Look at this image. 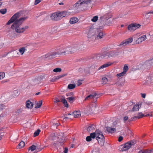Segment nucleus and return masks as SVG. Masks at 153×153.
I'll list each match as a JSON object with an SVG mask.
<instances>
[{"label": "nucleus", "instance_id": "f257e3e1", "mask_svg": "<svg viewBox=\"0 0 153 153\" xmlns=\"http://www.w3.org/2000/svg\"><path fill=\"white\" fill-rule=\"evenodd\" d=\"M20 16V13L17 12L11 17L7 23V25H9L14 22L11 26V28L12 29L15 30L16 32L18 33H23L28 28V26H27L22 28L19 27L23 22L27 18V17H25L18 19Z\"/></svg>", "mask_w": 153, "mask_h": 153}, {"label": "nucleus", "instance_id": "f03ea898", "mask_svg": "<svg viewBox=\"0 0 153 153\" xmlns=\"http://www.w3.org/2000/svg\"><path fill=\"white\" fill-rule=\"evenodd\" d=\"M76 46H68L63 48L60 51L61 55L68 54H72L74 53L77 50Z\"/></svg>", "mask_w": 153, "mask_h": 153}, {"label": "nucleus", "instance_id": "7ed1b4c3", "mask_svg": "<svg viewBox=\"0 0 153 153\" xmlns=\"http://www.w3.org/2000/svg\"><path fill=\"white\" fill-rule=\"evenodd\" d=\"M96 140L99 144L102 145L105 142V138L102 132L100 130L97 129L96 131Z\"/></svg>", "mask_w": 153, "mask_h": 153}, {"label": "nucleus", "instance_id": "20e7f679", "mask_svg": "<svg viewBox=\"0 0 153 153\" xmlns=\"http://www.w3.org/2000/svg\"><path fill=\"white\" fill-rule=\"evenodd\" d=\"M60 55H61L60 51L57 52H53L46 54L44 58L50 59L55 58L57 56Z\"/></svg>", "mask_w": 153, "mask_h": 153}, {"label": "nucleus", "instance_id": "39448f33", "mask_svg": "<svg viewBox=\"0 0 153 153\" xmlns=\"http://www.w3.org/2000/svg\"><path fill=\"white\" fill-rule=\"evenodd\" d=\"M91 1V0H79L73 6L74 7L78 8L80 6L90 3Z\"/></svg>", "mask_w": 153, "mask_h": 153}, {"label": "nucleus", "instance_id": "423d86ee", "mask_svg": "<svg viewBox=\"0 0 153 153\" xmlns=\"http://www.w3.org/2000/svg\"><path fill=\"white\" fill-rule=\"evenodd\" d=\"M134 142L132 140L127 142L124 144L123 147L122 148L120 151L123 152L128 150L132 146H134Z\"/></svg>", "mask_w": 153, "mask_h": 153}, {"label": "nucleus", "instance_id": "0eeeda50", "mask_svg": "<svg viewBox=\"0 0 153 153\" xmlns=\"http://www.w3.org/2000/svg\"><path fill=\"white\" fill-rule=\"evenodd\" d=\"M141 25L140 24H131L129 25L128 27V29L130 31H134L136 30L137 28H139Z\"/></svg>", "mask_w": 153, "mask_h": 153}, {"label": "nucleus", "instance_id": "6e6552de", "mask_svg": "<svg viewBox=\"0 0 153 153\" xmlns=\"http://www.w3.org/2000/svg\"><path fill=\"white\" fill-rule=\"evenodd\" d=\"M59 12L52 13L51 16V19L54 21H57L60 19Z\"/></svg>", "mask_w": 153, "mask_h": 153}, {"label": "nucleus", "instance_id": "1a4fd4ad", "mask_svg": "<svg viewBox=\"0 0 153 153\" xmlns=\"http://www.w3.org/2000/svg\"><path fill=\"white\" fill-rule=\"evenodd\" d=\"M133 41V39L132 38H130L128 39L123 41L119 45L120 46H125L131 43Z\"/></svg>", "mask_w": 153, "mask_h": 153}, {"label": "nucleus", "instance_id": "9d476101", "mask_svg": "<svg viewBox=\"0 0 153 153\" xmlns=\"http://www.w3.org/2000/svg\"><path fill=\"white\" fill-rule=\"evenodd\" d=\"M145 117L144 114H142V113H139L137 114V116H135L133 117H131L130 119L129 120V121H133L134 120H136L137 119H139L140 118H142Z\"/></svg>", "mask_w": 153, "mask_h": 153}, {"label": "nucleus", "instance_id": "9b49d317", "mask_svg": "<svg viewBox=\"0 0 153 153\" xmlns=\"http://www.w3.org/2000/svg\"><path fill=\"white\" fill-rule=\"evenodd\" d=\"M146 39V36L145 35H143L141 37L138 38L137 39L136 41V44H139L143 41H145Z\"/></svg>", "mask_w": 153, "mask_h": 153}, {"label": "nucleus", "instance_id": "f8f14e48", "mask_svg": "<svg viewBox=\"0 0 153 153\" xmlns=\"http://www.w3.org/2000/svg\"><path fill=\"white\" fill-rule=\"evenodd\" d=\"M112 63L110 62H108L107 63L104 64L100 66L98 69V70H100L104 68H106L111 65Z\"/></svg>", "mask_w": 153, "mask_h": 153}, {"label": "nucleus", "instance_id": "ddd939ff", "mask_svg": "<svg viewBox=\"0 0 153 153\" xmlns=\"http://www.w3.org/2000/svg\"><path fill=\"white\" fill-rule=\"evenodd\" d=\"M146 83L148 85H153V76L148 77L146 80Z\"/></svg>", "mask_w": 153, "mask_h": 153}, {"label": "nucleus", "instance_id": "4468645a", "mask_svg": "<svg viewBox=\"0 0 153 153\" xmlns=\"http://www.w3.org/2000/svg\"><path fill=\"white\" fill-rule=\"evenodd\" d=\"M108 55L109 58L116 56L118 54V53L115 51H111L108 52Z\"/></svg>", "mask_w": 153, "mask_h": 153}, {"label": "nucleus", "instance_id": "2eb2a0df", "mask_svg": "<svg viewBox=\"0 0 153 153\" xmlns=\"http://www.w3.org/2000/svg\"><path fill=\"white\" fill-rule=\"evenodd\" d=\"M106 130L108 133H114L116 131V130L115 128H112L109 127H105Z\"/></svg>", "mask_w": 153, "mask_h": 153}, {"label": "nucleus", "instance_id": "dca6fc26", "mask_svg": "<svg viewBox=\"0 0 153 153\" xmlns=\"http://www.w3.org/2000/svg\"><path fill=\"white\" fill-rule=\"evenodd\" d=\"M145 63L148 67L153 66V59L146 61Z\"/></svg>", "mask_w": 153, "mask_h": 153}, {"label": "nucleus", "instance_id": "f3484780", "mask_svg": "<svg viewBox=\"0 0 153 153\" xmlns=\"http://www.w3.org/2000/svg\"><path fill=\"white\" fill-rule=\"evenodd\" d=\"M96 127L94 124H91L87 128V130L89 132H92L95 129Z\"/></svg>", "mask_w": 153, "mask_h": 153}, {"label": "nucleus", "instance_id": "a211bd4d", "mask_svg": "<svg viewBox=\"0 0 153 153\" xmlns=\"http://www.w3.org/2000/svg\"><path fill=\"white\" fill-rule=\"evenodd\" d=\"M140 105L139 104L137 103L136 105H134L132 109V111H139L140 108Z\"/></svg>", "mask_w": 153, "mask_h": 153}, {"label": "nucleus", "instance_id": "6ab92c4d", "mask_svg": "<svg viewBox=\"0 0 153 153\" xmlns=\"http://www.w3.org/2000/svg\"><path fill=\"white\" fill-rule=\"evenodd\" d=\"M78 21V19L75 17H72L70 20V23L72 24H74L77 22Z\"/></svg>", "mask_w": 153, "mask_h": 153}, {"label": "nucleus", "instance_id": "aec40b11", "mask_svg": "<svg viewBox=\"0 0 153 153\" xmlns=\"http://www.w3.org/2000/svg\"><path fill=\"white\" fill-rule=\"evenodd\" d=\"M33 104L30 101L28 100L26 103V107L28 108H31L33 106Z\"/></svg>", "mask_w": 153, "mask_h": 153}, {"label": "nucleus", "instance_id": "412c9836", "mask_svg": "<svg viewBox=\"0 0 153 153\" xmlns=\"http://www.w3.org/2000/svg\"><path fill=\"white\" fill-rule=\"evenodd\" d=\"M97 94L95 93L92 94L90 95L87 96L85 99V100H88L94 98L96 97Z\"/></svg>", "mask_w": 153, "mask_h": 153}, {"label": "nucleus", "instance_id": "4be33fe9", "mask_svg": "<svg viewBox=\"0 0 153 153\" xmlns=\"http://www.w3.org/2000/svg\"><path fill=\"white\" fill-rule=\"evenodd\" d=\"M59 14L61 19L63 17L65 16L66 15L67 13L65 11H62L59 12Z\"/></svg>", "mask_w": 153, "mask_h": 153}, {"label": "nucleus", "instance_id": "5701e85b", "mask_svg": "<svg viewBox=\"0 0 153 153\" xmlns=\"http://www.w3.org/2000/svg\"><path fill=\"white\" fill-rule=\"evenodd\" d=\"M74 117L76 118L79 117L80 115V112L79 111H76L73 112V114Z\"/></svg>", "mask_w": 153, "mask_h": 153}, {"label": "nucleus", "instance_id": "b1692460", "mask_svg": "<svg viewBox=\"0 0 153 153\" xmlns=\"http://www.w3.org/2000/svg\"><path fill=\"white\" fill-rule=\"evenodd\" d=\"M26 50V49L25 48V47H23L20 48L19 49V51L20 53H21V55H23L24 52Z\"/></svg>", "mask_w": 153, "mask_h": 153}, {"label": "nucleus", "instance_id": "393cba45", "mask_svg": "<svg viewBox=\"0 0 153 153\" xmlns=\"http://www.w3.org/2000/svg\"><path fill=\"white\" fill-rule=\"evenodd\" d=\"M108 52L105 53L101 55L100 57L102 58H105L106 59L109 58V56L108 55Z\"/></svg>", "mask_w": 153, "mask_h": 153}, {"label": "nucleus", "instance_id": "a878e982", "mask_svg": "<svg viewBox=\"0 0 153 153\" xmlns=\"http://www.w3.org/2000/svg\"><path fill=\"white\" fill-rule=\"evenodd\" d=\"M98 35L97 36V39L102 38L103 36H104V34L102 32L98 31Z\"/></svg>", "mask_w": 153, "mask_h": 153}, {"label": "nucleus", "instance_id": "bb28decb", "mask_svg": "<svg viewBox=\"0 0 153 153\" xmlns=\"http://www.w3.org/2000/svg\"><path fill=\"white\" fill-rule=\"evenodd\" d=\"M42 104V100L39 101V102L36 103L35 105V108H40Z\"/></svg>", "mask_w": 153, "mask_h": 153}, {"label": "nucleus", "instance_id": "cd10ccee", "mask_svg": "<svg viewBox=\"0 0 153 153\" xmlns=\"http://www.w3.org/2000/svg\"><path fill=\"white\" fill-rule=\"evenodd\" d=\"M61 101L64 104L65 106L66 107H68V104L67 103V100L65 99H62Z\"/></svg>", "mask_w": 153, "mask_h": 153}, {"label": "nucleus", "instance_id": "c85d7f7f", "mask_svg": "<svg viewBox=\"0 0 153 153\" xmlns=\"http://www.w3.org/2000/svg\"><path fill=\"white\" fill-rule=\"evenodd\" d=\"M25 145V142L22 141H21L18 145L19 148V149L22 148Z\"/></svg>", "mask_w": 153, "mask_h": 153}, {"label": "nucleus", "instance_id": "c756f323", "mask_svg": "<svg viewBox=\"0 0 153 153\" xmlns=\"http://www.w3.org/2000/svg\"><path fill=\"white\" fill-rule=\"evenodd\" d=\"M68 100L71 103H72L75 100V98L73 97H70L67 98Z\"/></svg>", "mask_w": 153, "mask_h": 153}, {"label": "nucleus", "instance_id": "7c9ffc66", "mask_svg": "<svg viewBox=\"0 0 153 153\" xmlns=\"http://www.w3.org/2000/svg\"><path fill=\"white\" fill-rule=\"evenodd\" d=\"M36 149V146L34 145H33L29 147L28 149V151L31 150V151L32 152L35 150Z\"/></svg>", "mask_w": 153, "mask_h": 153}, {"label": "nucleus", "instance_id": "2f4dec72", "mask_svg": "<svg viewBox=\"0 0 153 153\" xmlns=\"http://www.w3.org/2000/svg\"><path fill=\"white\" fill-rule=\"evenodd\" d=\"M108 79L105 77H103L102 78V83L104 84H105L108 81Z\"/></svg>", "mask_w": 153, "mask_h": 153}, {"label": "nucleus", "instance_id": "473e14b6", "mask_svg": "<svg viewBox=\"0 0 153 153\" xmlns=\"http://www.w3.org/2000/svg\"><path fill=\"white\" fill-rule=\"evenodd\" d=\"M57 31V27H54L51 29V32L52 33H56Z\"/></svg>", "mask_w": 153, "mask_h": 153}, {"label": "nucleus", "instance_id": "72a5a7b5", "mask_svg": "<svg viewBox=\"0 0 153 153\" xmlns=\"http://www.w3.org/2000/svg\"><path fill=\"white\" fill-rule=\"evenodd\" d=\"M75 87V85L74 84H70L68 86V88L69 89H73Z\"/></svg>", "mask_w": 153, "mask_h": 153}, {"label": "nucleus", "instance_id": "f704fd0d", "mask_svg": "<svg viewBox=\"0 0 153 153\" xmlns=\"http://www.w3.org/2000/svg\"><path fill=\"white\" fill-rule=\"evenodd\" d=\"M128 68L127 65H125L123 68V72L125 74H126V72L128 71Z\"/></svg>", "mask_w": 153, "mask_h": 153}, {"label": "nucleus", "instance_id": "c9c22d12", "mask_svg": "<svg viewBox=\"0 0 153 153\" xmlns=\"http://www.w3.org/2000/svg\"><path fill=\"white\" fill-rule=\"evenodd\" d=\"M150 152L148 149H146L143 151L140 150L139 151L138 153H150Z\"/></svg>", "mask_w": 153, "mask_h": 153}, {"label": "nucleus", "instance_id": "e433bc0d", "mask_svg": "<svg viewBox=\"0 0 153 153\" xmlns=\"http://www.w3.org/2000/svg\"><path fill=\"white\" fill-rule=\"evenodd\" d=\"M40 131V130L39 129L37 130V131H35L34 133V136L36 137L38 136L39 134V132Z\"/></svg>", "mask_w": 153, "mask_h": 153}, {"label": "nucleus", "instance_id": "4c0bfd02", "mask_svg": "<svg viewBox=\"0 0 153 153\" xmlns=\"http://www.w3.org/2000/svg\"><path fill=\"white\" fill-rule=\"evenodd\" d=\"M90 136L91 137V138L94 139L95 138V137H96V132L91 133L90 134Z\"/></svg>", "mask_w": 153, "mask_h": 153}, {"label": "nucleus", "instance_id": "58836bf2", "mask_svg": "<svg viewBox=\"0 0 153 153\" xmlns=\"http://www.w3.org/2000/svg\"><path fill=\"white\" fill-rule=\"evenodd\" d=\"M7 12V9L6 8L0 10V13L2 14H5Z\"/></svg>", "mask_w": 153, "mask_h": 153}, {"label": "nucleus", "instance_id": "ea45409f", "mask_svg": "<svg viewBox=\"0 0 153 153\" xmlns=\"http://www.w3.org/2000/svg\"><path fill=\"white\" fill-rule=\"evenodd\" d=\"M126 74L124 72H122L116 75V76H117L118 78H119L120 77L123 76H124Z\"/></svg>", "mask_w": 153, "mask_h": 153}, {"label": "nucleus", "instance_id": "a19ab883", "mask_svg": "<svg viewBox=\"0 0 153 153\" xmlns=\"http://www.w3.org/2000/svg\"><path fill=\"white\" fill-rule=\"evenodd\" d=\"M61 69L60 68H56L53 70V71L56 73L59 72H61Z\"/></svg>", "mask_w": 153, "mask_h": 153}, {"label": "nucleus", "instance_id": "79ce46f5", "mask_svg": "<svg viewBox=\"0 0 153 153\" xmlns=\"http://www.w3.org/2000/svg\"><path fill=\"white\" fill-rule=\"evenodd\" d=\"M98 19V17L97 16H94L92 19H91V20L93 22H96Z\"/></svg>", "mask_w": 153, "mask_h": 153}, {"label": "nucleus", "instance_id": "37998d69", "mask_svg": "<svg viewBox=\"0 0 153 153\" xmlns=\"http://www.w3.org/2000/svg\"><path fill=\"white\" fill-rule=\"evenodd\" d=\"M5 76V73H0V80L3 78Z\"/></svg>", "mask_w": 153, "mask_h": 153}, {"label": "nucleus", "instance_id": "c03bdc74", "mask_svg": "<svg viewBox=\"0 0 153 153\" xmlns=\"http://www.w3.org/2000/svg\"><path fill=\"white\" fill-rule=\"evenodd\" d=\"M92 140V138L91 137L89 136H88L86 138V140L88 142L91 141Z\"/></svg>", "mask_w": 153, "mask_h": 153}, {"label": "nucleus", "instance_id": "a18cd8bd", "mask_svg": "<svg viewBox=\"0 0 153 153\" xmlns=\"http://www.w3.org/2000/svg\"><path fill=\"white\" fill-rule=\"evenodd\" d=\"M13 93L14 94V96H17L19 94L18 91L17 90H15L14 91Z\"/></svg>", "mask_w": 153, "mask_h": 153}, {"label": "nucleus", "instance_id": "49530a36", "mask_svg": "<svg viewBox=\"0 0 153 153\" xmlns=\"http://www.w3.org/2000/svg\"><path fill=\"white\" fill-rule=\"evenodd\" d=\"M61 101V100H59L57 98H56L54 99V102L55 103H58V102H59Z\"/></svg>", "mask_w": 153, "mask_h": 153}, {"label": "nucleus", "instance_id": "de8ad7c7", "mask_svg": "<svg viewBox=\"0 0 153 153\" xmlns=\"http://www.w3.org/2000/svg\"><path fill=\"white\" fill-rule=\"evenodd\" d=\"M5 108V105L2 104H0V110H2Z\"/></svg>", "mask_w": 153, "mask_h": 153}, {"label": "nucleus", "instance_id": "09e8293b", "mask_svg": "<svg viewBox=\"0 0 153 153\" xmlns=\"http://www.w3.org/2000/svg\"><path fill=\"white\" fill-rule=\"evenodd\" d=\"M82 84V81L80 80H79L77 82V85L78 86H79Z\"/></svg>", "mask_w": 153, "mask_h": 153}, {"label": "nucleus", "instance_id": "8fccbe9b", "mask_svg": "<svg viewBox=\"0 0 153 153\" xmlns=\"http://www.w3.org/2000/svg\"><path fill=\"white\" fill-rule=\"evenodd\" d=\"M123 137L121 136H120L118 139V141L119 142H121L123 140Z\"/></svg>", "mask_w": 153, "mask_h": 153}, {"label": "nucleus", "instance_id": "3c124183", "mask_svg": "<svg viewBox=\"0 0 153 153\" xmlns=\"http://www.w3.org/2000/svg\"><path fill=\"white\" fill-rule=\"evenodd\" d=\"M41 2V0H35V4H37Z\"/></svg>", "mask_w": 153, "mask_h": 153}, {"label": "nucleus", "instance_id": "603ef678", "mask_svg": "<svg viewBox=\"0 0 153 153\" xmlns=\"http://www.w3.org/2000/svg\"><path fill=\"white\" fill-rule=\"evenodd\" d=\"M73 94V92H71L70 93H67L66 94V95L67 96H71V95Z\"/></svg>", "mask_w": 153, "mask_h": 153}, {"label": "nucleus", "instance_id": "864d4df0", "mask_svg": "<svg viewBox=\"0 0 153 153\" xmlns=\"http://www.w3.org/2000/svg\"><path fill=\"white\" fill-rule=\"evenodd\" d=\"M61 77L60 76H57V78H55L53 79L52 80V81H54L55 80H57L58 79H59Z\"/></svg>", "mask_w": 153, "mask_h": 153}, {"label": "nucleus", "instance_id": "5fc2aeb1", "mask_svg": "<svg viewBox=\"0 0 153 153\" xmlns=\"http://www.w3.org/2000/svg\"><path fill=\"white\" fill-rule=\"evenodd\" d=\"M115 84H116L118 86H120V85H122V84H121V83H120L119 82H117Z\"/></svg>", "mask_w": 153, "mask_h": 153}, {"label": "nucleus", "instance_id": "6e6d98bb", "mask_svg": "<svg viewBox=\"0 0 153 153\" xmlns=\"http://www.w3.org/2000/svg\"><path fill=\"white\" fill-rule=\"evenodd\" d=\"M141 97L143 98H145L146 96V94H141Z\"/></svg>", "mask_w": 153, "mask_h": 153}, {"label": "nucleus", "instance_id": "4d7b16f0", "mask_svg": "<svg viewBox=\"0 0 153 153\" xmlns=\"http://www.w3.org/2000/svg\"><path fill=\"white\" fill-rule=\"evenodd\" d=\"M128 119V117L127 116H125L123 118V120L124 121L127 120Z\"/></svg>", "mask_w": 153, "mask_h": 153}, {"label": "nucleus", "instance_id": "13d9d810", "mask_svg": "<svg viewBox=\"0 0 153 153\" xmlns=\"http://www.w3.org/2000/svg\"><path fill=\"white\" fill-rule=\"evenodd\" d=\"M68 151V148H65V150L64 151V153H67Z\"/></svg>", "mask_w": 153, "mask_h": 153}, {"label": "nucleus", "instance_id": "bf43d9fd", "mask_svg": "<svg viewBox=\"0 0 153 153\" xmlns=\"http://www.w3.org/2000/svg\"><path fill=\"white\" fill-rule=\"evenodd\" d=\"M152 14L153 13V11H151L148 13H146V14Z\"/></svg>", "mask_w": 153, "mask_h": 153}, {"label": "nucleus", "instance_id": "052dcab7", "mask_svg": "<svg viewBox=\"0 0 153 153\" xmlns=\"http://www.w3.org/2000/svg\"><path fill=\"white\" fill-rule=\"evenodd\" d=\"M89 108L90 109V110H89V111L88 112V113H90V114L91 113H93V111H92V110L91 109V110H90V108Z\"/></svg>", "mask_w": 153, "mask_h": 153}, {"label": "nucleus", "instance_id": "680f3d73", "mask_svg": "<svg viewBox=\"0 0 153 153\" xmlns=\"http://www.w3.org/2000/svg\"><path fill=\"white\" fill-rule=\"evenodd\" d=\"M60 125V123H57L55 124V125L56 126H59Z\"/></svg>", "mask_w": 153, "mask_h": 153}, {"label": "nucleus", "instance_id": "e2e57ef3", "mask_svg": "<svg viewBox=\"0 0 153 153\" xmlns=\"http://www.w3.org/2000/svg\"><path fill=\"white\" fill-rule=\"evenodd\" d=\"M21 112V109H19L17 110V112L18 113H19V112Z\"/></svg>", "mask_w": 153, "mask_h": 153}, {"label": "nucleus", "instance_id": "0e129e2a", "mask_svg": "<svg viewBox=\"0 0 153 153\" xmlns=\"http://www.w3.org/2000/svg\"><path fill=\"white\" fill-rule=\"evenodd\" d=\"M152 116V115H150V114H146L145 115V117H148V116Z\"/></svg>", "mask_w": 153, "mask_h": 153}, {"label": "nucleus", "instance_id": "69168bd1", "mask_svg": "<svg viewBox=\"0 0 153 153\" xmlns=\"http://www.w3.org/2000/svg\"><path fill=\"white\" fill-rule=\"evenodd\" d=\"M40 92H38L36 94V95H37L39 94H40Z\"/></svg>", "mask_w": 153, "mask_h": 153}, {"label": "nucleus", "instance_id": "338daca9", "mask_svg": "<svg viewBox=\"0 0 153 153\" xmlns=\"http://www.w3.org/2000/svg\"><path fill=\"white\" fill-rule=\"evenodd\" d=\"M59 5H63V3H59Z\"/></svg>", "mask_w": 153, "mask_h": 153}, {"label": "nucleus", "instance_id": "774afa93", "mask_svg": "<svg viewBox=\"0 0 153 153\" xmlns=\"http://www.w3.org/2000/svg\"><path fill=\"white\" fill-rule=\"evenodd\" d=\"M2 4V2L0 1V7L1 6Z\"/></svg>", "mask_w": 153, "mask_h": 153}]
</instances>
